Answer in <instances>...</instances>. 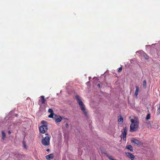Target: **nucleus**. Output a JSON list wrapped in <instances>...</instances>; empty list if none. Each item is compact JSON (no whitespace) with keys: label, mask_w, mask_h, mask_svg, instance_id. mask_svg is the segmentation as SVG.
<instances>
[{"label":"nucleus","mask_w":160,"mask_h":160,"mask_svg":"<svg viewBox=\"0 0 160 160\" xmlns=\"http://www.w3.org/2000/svg\"><path fill=\"white\" fill-rule=\"evenodd\" d=\"M75 98L78 103L80 108L86 117H88V115L85 107V106L82 100L81 99L80 97L78 95H76L75 96Z\"/></svg>","instance_id":"1"},{"label":"nucleus","mask_w":160,"mask_h":160,"mask_svg":"<svg viewBox=\"0 0 160 160\" xmlns=\"http://www.w3.org/2000/svg\"><path fill=\"white\" fill-rule=\"evenodd\" d=\"M131 124L130 125V131L134 132L136 131L138 127L139 122L137 120L131 119Z\"/></svg>","instance_id":"2"},{"label":"nucleus","mask_w":160,"mask_h":160,"mask_svg":"<svg viewBox=\"0 0 160 160\" xmlns=\"http://www.w3.org/2000/svg\"><path fill=\"white\" fill-rule=\"evenodd\" d=\"M42 143L44 146H48L50 144V138L48 136H46L42 140Z\"/></svg>","instance_id":"3"},{"label":"nucleus","mask_w":160,"mask_h":160,"mask_svg":"<svg viewBox=\"0 0 160 160\" xmlns=\"http://www.w3.org/2000/svg\"><path fill=\"white\" fill-rule=\"evenodd\" d=\"M48 128L47 125H42L39 128V130L42 133H45L47 131Z\"/></svg>","instance_id":"4"},{"label":"nucleus","mask_w":160,"mask_h":160,"mask_svg":"<svg viewBox=\"0 0 160 160\" xmlns=\"http://www.w3.org/2000/svg\"><path fill=\"white\" fill-rule=\"evenodd\" d=\"M131 141L134 144L137 145L142 146L143 145V143L137 139L133 138L131 139Z\"/></svg>","instance_id":"5"},{"label":"nucleus","mask_w":160,"mask_h":160,"mask_svg":"<svg viewBox=\"0 0 160 160\" xmlns=\"http://www.w3.org/2000/svg\"><path fill=\"white\" fill-rule=\"evenodd\" d=\"M40 98L41 99V101H40V100H39L38 104L41 106V104H45V103L46 100L44 96H40Z\"/></svg>","instance_id":"6"},{"label":"nucleus","mask_w":160,"mask_h":160,"mask_svg":"<svg viewBox=\"0 0 160 160\" xmlns=\"http://www.w3.org/2000/svg\"><path fill=\"white\" fill-rule=\"evenodd\" d=\"M125 154L128 158L131 159L132 160H134L135 156L131 153L129 152H125Z\"/></svg>","instance_id":"7"},{"label":"nucleus","mask_w":160,"mask_h":160,"mask_svg":"<svg viewBox=\"0 0 160 160\" xmlns=\"http://www.w3.org/2000/svg\"><path fill=\"white\" fill-rule=\"evenodd\" d=\"M53 154H50L48 155H47L45 156L47 160H50L51 159H52L53 157Z\"/></svg>","instance_id":"8"},{"label":"nucleus","mask_w":160,"mask_h":160,"mask_svg":"<svg viewBox=\"0 0 160 160\" xmlns=\"http://www.w3.org/2000/svg\"><path fill=\"white\" fill-rule=\"evenodd\" d=\"M56 117H57V118H55L54 119H55V121L57 123L60 122L62 119V117H58V116H57V115H56ZM55 117H56V116Z\"/></svg>","instance_id":"9"},{"label":"nucleus","mask_w":160,"mask_h":160,"mask_svg":"<svg viewBox=\"0 0 160 160\" xmlns=\"http://www.w3.org/2000/svg\"><path fill=\"white\" fill-rule=\"evenodd\" d=\"M136 88V90L135 92V95L136 96V98L138 97V92L139 91V88L137 86H136L135 87Z\"/></svg>","instance_id":"10"},{"label":"nucleus","mask_w":160,"mask_h":160,"mask_svg":"<svg viewBox=\"0 0 160 160\" xmlns=\"http://www.w3.org/2000/svg\"><path fill=\"white\" fill-rule=\"evenodd\" d=\"M126 148L129 149L131 152H133V150L132 146L131 145L127 146Z\"/></svg>","instance_id":"11"},{"label":"nucleus","mask_w":160,"mask_h":160,"mask_svg":"<svg viewBox=\"0 0 160 160\" xmlns=\"http://www.w3.org/2000/svg\"><path fill=\"white\" fill-rule=\"evenodd\" d=\"M123 136H126L127 134V130L126 127H125L123 128Z\"/></svg>","instance_id":"12"},{"label":"nucleus","mask_w":160,"mask_h":160,"mask_svg":"<svg viewBox=\"0 0 160 160\" xmlns=\"http://www.w3.org/2000/svg\"><path fill=\"white\" fill-rule=\"evenodd\" d=\"M2 139L3 140H4L6 137L5 133L3 131H2Z\"/></svg>","instance_id":"13"},{"label":"nucleus","mask_w":160,"mask_h":160,"mask_svg":"<svg viewBox=\"0 0 160 160\" xmlns=\"http://www.w3.org/2000/svg\"><path fill=\"white\" fill-rule=\"evenodd\" d=\"M105 154L109 159H110L111 160H116V159H114L112 158V157L111 156H110L109 155L108 153H105Z\"/></svg>","instance_id":"14"},{"label":"nucleus","mask_w":160,"mask_h":160,"mask_svg":"<svg viewBox=\"0 0 160 160\" xmlns=\"http://www.w3.org/2000/svg\"><path fill=\"white\" fill-rule=\"evenodd\" d=\"M55 115V117L56 116V115L54 113L53 114H50L48 116V117L51 118H55V117H53V115Z\"/></svg>","instance_id":"15"},{"label":"nucleus","mask_w":160,"mask_h":160,"mask_svg":"<svg viewBox=\"0 0 160 160\" xmlns=\"http://www.w3.org/2000/svg\"><path fill=\"white\" fill-rule=\"evenodd\" d=\"M146 85H147V82L145 80H144L143 81V87L144 88H146Z\"/></svg>","instance_id":"16"},{"label":"nucleus","mask_w":160,"mask_h":160,"mask_svg":"<svg viewBox=\"0 0 160 160\" xmlns=\"http://www.w3.org/2000/svg\"><path fill=\"white\" fill-rule=\"evenodd\" d=\"M41 122V123L43 124L42 125H47V122L45 121H42Z\"/></svg>","instance_id":"17"},{"label":"nucleus","mask_w":160,"mask_h":160,"mask_svg":"<svg viewBox=\"0 0 160 160\" xmlns=\"http://www.w3.org/2000/svg\"><path fill=\"white\" fill-rule=\"evenodd\" d=\"M48 112H49L50 113V114H53V113H53V110L52 109H51V108L49 109L48 110Z\"/></svg>","instance_id":"18"},{"label":"nucleus","mask_w":160,"mask_h":160,"mask_svg":"<svg viewBox=\"0 0 160 160\" xmlns=\"http://www.w3.org/2000/svg\"><path fill=\"white\" fill-rule=\"evenodd\" d=\"M150 118V113H148L146 117V119L147 120H149Z\"/></svg>","instance_id":"19"},{"label":"nucleus","mask_w":160,"mask_h":160,"mask_svg":"<svg viewBox=\"0 0 160 160\" xmlns=\"http://www.w3.org/2000/svg\"><path fill=\"white\" fill-rule=\"evenodd\" d=\"M123 118L122 117H121L120 118H118V122H123Z\"/></svg>","instance_id":"20"},{"label":"nucleus","mask_w":160,"mask_h":160,"mask_svg":"<svg viewBox=\"0 0 160 160\" xmlns=\"http://www.w3.org/2000/svg\"><path fill=\"white\" fill-rule=\"evenodd\" d=\"M122 67H120L118 68V72H120L122 70Z\"/></svg>","instance_id":"21"},{"label":"nucleus","mask_w":160,"mask_h":160,"mask_svg":"<svg viewBox=\"0 0 160 160\" xmlns=\"http://www.w3.org/2000/svg\"><path fill=\"white\" fill-rule=\"evenodd\" d=\"M123 140L126 141V136H123Z\"/></svg>","instance_id":"22"},{"label":"nucleus","mask_w":160,"mask_h":160,"mask_svg":"<svg viewBox=\"0 0 160 160\" xmlns=\"http://www.w3.org/2000/svg\"><path fill=\"white\" fill-rule=\"evenodd\" d=\"M143 51L142 50H141V51H138L137 52H138L140 53H142L143 52Z\"/></svg>","instance_id":"23"},{"label":"nucleus","mask_w":160,"mask_h":160,"mask_svg":"<svg viewBox=\"0 0 160 160\" xmlns=\"http://www.w3.org/2000/svg\"><path fill=\"white\" fill-rule=\"evenodd\" d=\"M157 111L159 113L160 112V106H159V108H158L157 110Z\"/></svg>","instance_id":"24"},{"label":"nucleus","mask_w":160,"mask_h":160,"mask_svg":"<svg viewBox=\"0 0 160 160\" xmlns=\"http://www.w3.org/2000/svg\"><path fill=\"white\" fill-rule=\"evenodd\" d=\"M146 57L145 56H144V57H145V58L146 59H148V56H147L146 55Z\"/></svg>","instance_id":"25"},{"label":"nucleus","mask_w":160,"mask_h":160,"mask_svg":"<svg viewBox=\"0 0 160 160\" xmlns=\"http://www.w3.org/2000/svg\"><path fill=\"white\" fill-rule=\"evenodd\" d=\"M65 126H66V128H68V127H69V125H68V123H67L66 125H65Z\"/></svg>","instance_id":"26"},{"label":"nucleus","mask_w":160,"mask_h":160,"mask_svg":"<svg viewBox=\"0 0 160 160\" xmlns=\"http://www.w3.org/2000/svg\"><path fill=\"white\" fill-rule=\"evenodd\" d=\"M97 86L98 88H100V84L98 83V84Z\"/></svg>","instance_id":"27"},{"label":"nucleus","mask_w":160,"mask_h":160,"mask_svg":"<svg viewBox=\"0 0 160 160\" xmlns=\"http://www.w3.org/2000/svg\"><path fill=\"white\" fill-rule=\"evenodd\" d=\"M23 145H24L25 148H26V146L25 145V143H24V141H23Z\"/></svg>","instance_id":"28"},{"label":"nucleus","mask_w":160,"mask_h":160,"mask_svg":"<svg viewBox=\"0 0 160 160\" xmlns=\"http://www.w3.org/2000/svg\"><path fill=\"white\" fill-rule=\"evenodd\" d=\"M46 151L47 152H49L50 151V149H47V150H46Z\"/></svg>","instance_id":"29"},{"label":"nucleus","mask_w":160,"mask_h":160,"mask_svg":"<svg viewBox=\"0 0 160 160\" xmlns=\"http://www.w3.org/2000/svg\"><path fill=\"white\" fill-rule=\"evenodd\" d=\"M8 133L9 134H11V132L10 131H8Z\"/></svg>","instance_id":"30"},{"label":"nucleus","mask_w":160,"mask_h":160,"mask_svg":"<svg viewBox=\"0 0 160 160\" xmlns=\"http://www.w3.org/2000/svg\"><path fill=\"white\" fill-rule=\"evenodd\" d=\"M15 115L16 117L17 116L18 114H15Z\"/></svg>","instance_id":"31"},{"label":"nucleus","mask_w":160,"mask_h":160,"mask_svg":"<svg viewBox=\"0 0 160 160\" xmlns=\"http://www.w3.org/2000/svg\"><path fill=\"white\" fill-rule=\"evenodd\" d=\"M45 135H48V133H46V134H45Z\"/></svg>","instance_id":"32"},{"label":"nucleus","mask_w":160,"mask_h":160,"mask_svg":"<svg viewBox=\"0 0 160 160\" xmlns=\"http://www.w3.org/2000/svg\"><path fill=\"white\" fill-rule=\"evenodd\" d=\"M89 83V82H87V83Z\"/></svg>","instance_id":"33"},{"label":"nucleus","mask_w":160,"mask_h":160,"mask_svg":"<svg viewBox=\"0 0 160 160\" xmlns=\"http://www.w3.org/2000/svg\"><path fill=\"white\" fill-rule=\"evenodd\" d=\"M90 78H91V77H89V79H90Z\"/></svg>","instance_id":"34"}]
</instances>
